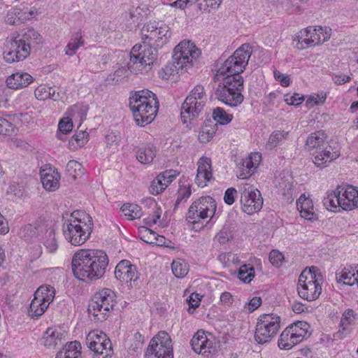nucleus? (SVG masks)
<instances>
[{"instance_id": "1", "label": "nucleus", "mask_w": 358, "mask_h": 358, "mask_svg": "<svg viewBox=\"0 0 358 358\" xmlns=\"http://www.w3.org/2000/svg\"><path fill=\"white\" fill-rule=\"evenodd\" d=\"M142 44L137 43L130 52L129 70L135 73H148L156 62L157 49L168 43L171 33L169 27L159 22L150 21L141 29Z\"/></svg>"}, {"instance_id": "2", "label": "nucleus", "mask_w": 358, "mask_h": 358, "mask_svg": "<svg viewBox=\"0 0 358 358\" xmlns=\"http://www.w3.org/2000/svg\"><path fill=\"white\" fill-rule=\"evenodd\" d=\"M108 264V257L102 250L80 249L75 252L71 259L73 275L85 282L103 278Z\"/></svg>"}, {"instance_id": "3", "label": "nucleus", "mask_w": 358, "mask_h": 358, "mask_svg": "<svg viewBox=\"0 0 358 358\" xmlns=\"http://www.w3.org/2000/svg\"><path fill=\"white\" fill-rule=\"evenodd\" d=\"M159 106L157 95L147 89L136 91L129 96V108L135 122L140 127H144L155 120Z\"/></svg>"}, {"instance_id": "4", "label": "nucleus", "mask_w": 358, "mask_h": 358, "mask_svg": "<svg viewBox=\"0 0 358 358\" xmlns=\"http://www.w3.org/2000/svg\"><path fill=\"white\" fill-rule=\"evenodd\" d=\"M94 223L92 217L84 211H73L62 226L65 239L71 245L79 246L90 237Z\"/></svg>"}, {"instance_id": "5", "label": "nucleus", "mask_w": 358, "mask_h": 358, "mask_svg": "<svg viewBox=\"0 0 358 358\" xmlns=\"http://www.w3.org/2000/svg\"><path fill=\"white\" fill-rule=\"evenodd\" d=\"M222 83L218 84L215 90V96L218 101L230 107L240 106L244 100L242 94L244 89L243 77L226 76L221 78Z\"/></svg>"}, {"instance_id": "6", "label": "nucleus", "mask_w": 358, "mask_h": 358, "mask_svg": "<svg viewBox=\"0 0 358 358\" xmlns=\"http://www.w3.org/2000/svg\"><path fill=\"white\" fill-rule=\"evenodd\" d=\"M252 54V47L248 43H244L239 47L234 54L227 59L217 70V80L226 76L242 77L240 74L243 72L248 65Z\"/></svg>"}, {"instance_id": "7", "label": "nucleus", "mask_w": 358, "mask_h": 358, "mask_svg": "<svg viewBox=\"0 0 358 358\" xmlns=\"http://www.w3.org/2000/svg\"><path fill=\"white\" fill-rule=\"evenodd\" d=\"M322 275L315 267L304 269L299 275L297 291L303 299L312 301L317 299L322 292Z\"/></svg>"}, {"instance_id": "8", "label": "nucleus", "mask_w": 358, "mask_h": 358, "mask_svg": "<svg viewBox=\"0 0 358 358\" xmlns=\"http://www.w3.org/2000/svg\"><path fill=\"white\" fill-rule=\"evenodd\" d=\"M207 101V96L204 87L201 85H196L186 97L181 106V121L185 124H192L199 117L203 110Z\"/></svg>"}, {"instance_id": "9", "label": "nucleus", "mask_w": 358, "mask_h": 358, "mask_svg": "<svg viewBox=\"0 0 358 358\" xmlns=\"http://www.w3.org/2000/svg\"><path fill=\"white\" fill-rule=\"evenodd\" d=\"M116 294L109 288H103L95 294L88 305V312L98 321L106 320L110 311L117 304Z\"/></svg>"}, {"instance_id": "10", "label": "nucleus", "mask_w": 358, "mask_h": 358, "mask_svg": "<svg viewBox=\"0 0 358 358\" xmlns=\"http://www.w3.org/2000/svg\"><path fill=\"white\" fill-rule=\"evenodd\" d=\"M217 203L215 200L210 196H201L194 201L189 208L186 214V220L192 224L199 223L201 220L210 217L213 221L215 215Z\"/></svg>"}, {"instance_id": "11", "label": "nucleus", "mask_w": 358, "mask_h": 358, "mask_svg": "<svg viewBox=\"0 0 358 358\" xmlns=\"http://www.w3.org/2000/svg\"><path fill=\"white\" fill-rule=\"evenodd\" d=\"M200 50L190 41H181L173 50L172 60L180 73L187 71L193 65V62L200 55Z\"/></svg>"}, {"instance_id": "12", "label": "nucleus", "mask_w": 358, "mask_h": 358, "mask_svg": "<svg viewBox=\"0 0 358 358\" xmlns=\"http://www.w3.org/2000/svg\"><path fill=\"white\" fill-rule=\"evenodd\" d=\"M280 327V317L275 314H264L258 319L255 339L259 344L269 342Z\"/></svg>"}, {"instance_id": "13", "label": "nucleus", "mask_w": 358, "mask_h": 358, "mask_svg": "<svg viewBox=\"0 0 358 358\" xmlns=\"http://www.w3.org/2000/svg\"><path fill=\"white\" fill-rule=\"evenodd\" d=\"M144 358H173L170 336L166 331H159L150 341Z\"/></svg>"}, {"instance_id": "14", "label": "nucleus", "mask_w": 358, "mask_h": 358, "mask_svg": "<svg viewBox=\"0 0 358 358\" xmlns=\"http://www.w3.org/2000/svg\"><path fill=\"white\" fill-rule=\"evenodd\" d=\"M192 350L196 354L208 357L217 350L215 338L211 334H206L203 329L198 330L190 341Z\"/></svg>"}, {"instance_id": "15", "label": "nucleus", "mask_w": 358, "mask_h": 358, "mask_svg": "<svg viewBox=\"0 0 358 358\" xmlns=\"http://www.w3.org/2000/svg\"><path fill=\"white\" fill-rule=\"evenodd\" d=\"M138 274L136 266L127 259L119 262L115 268V278L130 287L137 286Z\"/></svg>"}, {"instance_id": "16", "label": "nucleus", "mask_w": 358, "mask_h": 358, "mask_svg": "<svg viewBox=\"0 0 358 358\" xmlns=\"http://www.w3.org/2000/svg\"><path fill=\"white\" fill-rule=\"evenodd\" d=\"M263 198L257 189H245L241 195L243 212L252 215L260 211L263 206Z\"/></svg>"}, {"instance_id": "17", "label": "nucleus", "mask_w": 358, "mask_h": 358, "mask_svg": "<svg viewBox=\"0 0 358 358\" xmlns=\"http://www.w3.org/2000/svg\"><path fill=\"white\" fill-rule=\"evenodd\" d=\"M38 15L34 6L21 4L19 7L12 8L8 10L5 22L10 25H20L27 20H31Z\"/></svg>"}, {"instance_id": "18", "label": "nucleus", "mask_w": 358, "mask_h": 358, "mask_svg": "<svg viewBox=\"0 0 358 358\" xmlns=\"http://www.w3.org/2000/svg\"><path fill=\"white\" fill-rule=\"evenodd\" d=\"M29 55L24 46L18 41L17 38L11 37L6 41V48L3 52L4 60L8 63H13L24 60Z\"/></svg>"}, {"instance_id": "19", "label": "nucleus", "mask_w": 358, "mask_h": 358, "mask_svg": "<svg viewBox=\"0 0 358 358\" xmlns=\"http://www.w3.org/2000/svg\"><path fill=\"white\" fill-rule=\"evenodd\" d=\"M16 37L21 45L27 49L29 55L36 51L43 42L41 34L32 27L23 29Z\"/></svg>"}, {"instance_id": "20", "label": "nucleus", "mask_w": 358, "mask_h": 358, "mask_svg": "<svg viewBox=\"0 0 358 358\" xmlns=\"http://www.w3.org/2000/svg\"><path fill=\"white\" fill-rule=\"evenodd\" d=\"M322 149L311 152L313 163L320 168L327 166L329 163L336 159L340 156V150L337 147L329 143L321 148Z\"/></svg>"}, {"instance_id": "21", "label": "nucleus", "mask_w": 358, "mask_h": 358, "mask_svg": "<svg viewBox=\"0 0 358 358\" xmlns=\"http://www.w3.org/2000/svg\"><path fill=\"white\" fill-rule=\"evenodd\" d=\"M179 175V172L173 169L166 170L160 173L151 182L149 187L150 192L153 195H157L162 192Z\"/></svg>"}, {"instance_id": "22", "label": "nucleus", "mask_w": 358, "mask_h": 358, "mask_svg": "<svg viewBox=\"0 0 358 358\" xmlns=\"http://www.w3.org/2000/svg\"><path fill=\"white\" fill-rule=\"evenodd\" d=\"M38 230L41 232L39 240L50 253H55L58 249V243L55 237V232L51 222L45 221V224L38 227Z\"/></svg>"}, {"instance_id": "23", "label": "nucleus", "mask_w": 358, "mask_h": 358, "mask_svg": "<svg viewBox=\"0 0 358 358\" xmlns=\"http://www.w3.org/2000/svg\"><path fill=\"white\" fill-rule=\"evenodd\" d=\"M261 159L262 155L259 152L252 153L247 157L242 159L238 164L239 173L238 177L240 179L249 178L255 173Z\"/></svg>"}, {"instance_id": "24", "label": "nucleus", "mask_w": 358, "mask_h": 358, "mask_svg": "<svg viewBox=\"0 0 358 358\" xmlns=\"http://www.w3.org/2000/svg\"><path fill=\"white\" fill-rule=\"evenodd\" d=\"M342 198L343 210H351L358 208V189L352 185H338Z\"/></svg>"}, {"instance_id": "25", "label": "nucleus", "mask_w": 358, "mask_h": 358, "mask_svg": "<svg viewBox=\"0 0 358 358\" xmlns=\"http://www.w3.org/2000/svg\"><path fill=\"white\" fill-rule=\"evenodd\" d=\"M213 177L211 160L208 157H201L198 161L197 173L195 178L196 184L204 187Z\"/></svg>"}, {"instance_id": "26", "label": "nucleus", "mask_w": 358, "mask_h": 358, "mask_svg": "<svg viewBox=\"0 0 358 358\" xmlns=\"http://www.w3.org/2000/svg\"><path fill=\"white\" fill-rule=\"evenodd\" d=\"M137 160L143 164H150L156 156L157 150L151 143H141L134 148Z\"/></svg>"}, {"instance_id": "27", "label": "nucleus", "mask_w": 358, "mask_h": 358, "mask_svg": "<svg viewBox=\"0 0 358 358\" xmlns=\"http://www.w3.org/2000/svg\"><path fill=\"white\" fill-rule=\"evenodd\" d=\"M328 143L326 132L324 130H319L308 135L306 141V147L311 155V152L322 149V147L327 145Z\"/></svg>"}, {"instance_id": "28", "label": "nucleus", "mask_w": 358, "mask_h": 358, "mask_svg": "<svg viewBox=\"0 0 358 358\" xmlns=\"http://www.w3.org/2000/svg\"><path fill=\"white\" fill-rule=\"evenodd\" d=\"M33 80V77L28 73L17 72L6 78V85L10 89L19 90L27 87Z\"/></svg>"}, {"instance_id": "29", "label": "nucleus", "mask_w": 358, "mask_h": 358, "mask_svg": "<svg viewBox=\"0 0 358 358\" xmlns=\"http://www.w3.org/2000/svg\"><path fill=\"white\" fill-rule=\"evenodd\" d=\"M297 209L300 215L304 219L314 221L317 219V215L314 211L313 201L309 197L302 194L296 201Z\"/></svg>"}, {"instance_id": "30", "label": "nucleus", "mask_w": 358, "mask_h": 358, "mask_svg": "<svg viewBox=\"0 0 358 358\" xmlns=\"http://www.w3.org/2000/svg\"><path fill=\"white\" fill-rule=\"evenodd\" d=\"M64 339V332L59 329L53 327L47 329L43 336L44 345L48 348H55L62 345Z\"/></svg>"}, {"instance_id": "31", "label": "nucleus", "mask_w": 358, "mask_h": 358, "mask_svg": "<svg viewBox=\"0 0 358 358\" xmlns=\"http://www.w3.org/2000/svg\"><path fill=\"white\" fill-rule=\"evenodd\" d=\"M41 178L43 187L49 192H54L59 187L60 175L55 170H43L41 171Z\"/></svg>"}, {"instance_id": "32", "label": "nucleus", "mask_w": 358, "mask_h": 358, "mask_svg": "<svg viewBox=\"0 0 358 358\" xmlns=\"http://www.w3.org/2000/svg\"><path fill=\"white\" fill-rule=\"evenodd\" d=\"M322 202L324 206L329 211L337 212L340 211V208L343 209V201L338 186L335 190L327 191Z\"/></svg>"}, {"instance_id": "33", "label": "nucleus", "mask_w": 358, "mask_h": 358, "mask_svg": "<svg viewBox=\"0 0 358 358\" xmlns=\"http://www.w3.org/2000/svg\"><path fill=\"white\" fill-rule=\"evenodd\" d=\"M336 278L340 283L358 287V268L351 266L345 267L341 272L336 273Z\"/></svg>"}, {"instance_id": "34", "label": "nucleus", "mask_w": 358, "mask_h": 358, "mask_svg": "<svg viewBox=\"0 0 358 358\" xmlns=\"http://www.w3.org/2000/svg\"><path fill=\"white\" fill-rule=\"evenodd\" d=\"M300 343L297 336L289 327L281 333L278 341V347L282 350H288Z\"/></svg>"}, {"instance_id": "35", "label": "nucleus", "mask_w": 358, "mask_h": 358, "mask_svg": "<svg viewBox=\"0 0 358 358\" xmlns=\"http://www.w3.org/2000/svg\"><path fill=\"white\" fill-rule=\"evenodd\" d=\"M310 29V36L312 38V42H313L314 46L318 44L323 43L327 41L331 36V29L329 27H308Z\"/></svg>"}, {"instance_id": "36", "label": "nucleus", "mask_w": 358, "mask_h": 358, "mask_svg": "<svg viewBox=\"0 0 358 358\" xmlns=\"http://www.w3.org/2000/svg\"><path fill=\"white\" fill-rule=\"evenodd\" d=\"M278 194L288 203H292L294 199L295 190L293 183L283 178L280 179L278 186Z\"/></svg>"}, {"instance_id": "37", "label": "nucleus", "mask_w": 358, "mask_h": 358, "mask_svg": "<svg viewBox=\"0 0 358 358\" xmlns=\"http://www.w3.org/2000/svg\"><path fill=\"white\" fill-rule=\"evenodd\" d=\"M85 45V40L80 32L72 34L69 41L65 47L64 52L69 57L76 54L77 50Z\"/></svg>"}, {"instance_id": "38", "label": "nucleus", "mask_w": 358, "mask_h": 358, "mask_svg": "<svg viewBox=\"0 0 358 358\" xmlns=\"http://www.w3.org/2000/svg\"><path fill=\"white\" fill-rule=\"evenodd\" d=\"M310 29L307 27L304 30H301L297 34H296L294 41L296 42V48L299 50H304L310 46H314L313 42H312V38L310 37Z\"/></svg>"}, {"instance_id": "39", "label": "nucleus", "mask_w": 358, "mask_h": 358, "mask_svg": "<svg viewBox=\"0 0 358 358\" xmlns=\"http://www.w3.org/2000/svg\"><path fill=\"white\" fill-rule=\"evenodd\" d=\"M48 307V303H45L41 299H38L37 296L34 295V299L29 305V309L28 311L29 315L31 318L37 319L43 315Z\"/></svg>"}, {"instance_id": "40", "label": "nucleus", "mask_w": 358, "mask_h": 358, "mask_svg": "<svg viewBox=\"0 0 358 358\" xmlns=\"http://www.w3.org/2000/svg\"><path fill=\"white\" fill-rule=\"evenodd\" d=\"M46 220L39 219L38 220L35 224H27L23 228H22L20 234L22 237H23L27 241L31 240L34 237H39L41 235V232L38 230V227L41 224H45Z\"/></svg>"}, {"instance_id": "41", "label": "nucleus", "mask_w": 358, "mask_h": 358, "mask_svg": "<svg viewBox=\"0 0 358 358\" xmlns=\"http://www.w3.org/2000/svg\"><path fill=\"white\" fill-rule=\"evenodd\" d=\"M86 344L90 349L96 348V345L101 346V343L106 342L109 344V338L106 334L102 331L98 332L97 331H92L90 332L86 336Z\"/></svg>"}, {"instance_id": "42", "label": "nucleus", "mask_w": 358, "mask_h": 358, "mask_svg": "<svg viewBox=\"0 0 358 358\" xmlns=\"http://www.w3.org/2000/svg\"><path fill=\"white\" fill-rule=\"evenodd\" d=\"M55 295V288L48 285L40 286L34 293L35 296H37L38 299H41L45 303H48V306L53 301Z\"/></svg>"}, {"instance_id": "43", "label": "nucleus", "mask_w": 358, "mask_h": 358, "mask_svg": "<svg viewBox=\"0 0 358 358\" xmlns=\"http://www.w3.org/2000/svg\"><path fill=\"white\" fill-rule=\"evenodd\" d=\"M288 327L293 330V333L297 336L300 343L310 334L309 333L310 325L306 322L298 321Z\"/></svg>"}, {"instance_id": "44", "label": "nucleus", "mask_w": 358, "mask_h": 358, "mask_svg": "<svg viewBox=\"0 0 358 358\" xmlns=\"http://www.w3.org/2000/svg\"><path fill=\"white\" fill-rule=\"evenodd\" d=\"M124 216L129 220L138 219L142 216L141 208L135 203H124L121 207Z\"/></svg>"}, {"instance_id": "45", "label": "nucleus", "mask_w": 358, "mask_h": 358, "mask_svg": "<svg viewBox=\"0 0 358 358\" xmlns=\"http://www.w3.org/2000/svg\"><path fill=\"white\" fill-rule=\"evenodd\" d=\"M89 134L86 131H79L69 141V148L71 150H75L78 148L83 147L88 141Z\"/></svg>"}, {"instance_id": "46", "label": "nucleus", "mask_w": 358, "mask_h": 358, "mask_svg": "<svg viewBox=\"0 0 358 358\" xmlns=\"http://www.w3.org/2000/svg\"><path fill=\"white\" fill-rule=\"evenodd\" d=\"M173 274L178 278H182L189 272V265L182 259H177L173 261L171 264Z\"/></svg>"}, {"instance_id": "47", "label": "nucleus", "mask_w": 358, "mask_h": 358, "mask_svg": "<svg viewBox=\"0 0 358 358\" xmlns=\"http://www.w3.org/2000/svg\"><path fill=\"white\" fill-rule=\"evenodd\" d=\"M287 135L288 133L284 131H274L268 138V141L266 144V148L269 150H273L282 144Z\"/></svg>"}, {"instance_id": "48", "label": "nucleus", "mask_w": 358, "mask_h": 358, "mask_svg": "<svg viewBox=\"0 0 358 358\" xmlns=\"http://www.w3.org/2000/svg\"><path fill=\"white\" fill-rule=\"evenodd\" d=\"M94 352V358H110L113 353V348L110 340L109 339V344L106 342L101 343V346L96 345V348L90 349Z\"/></svg>"}, {"instance_id": "49", "label": "nucleus", "mask_w": 358, "mask_h": 358, "mask_svg": "<svg viewBox=\"0 0 358 358\" xmlns=\"http://www.w3.org/2000/svg\"><path fill=\"white\" fill-rule=\"evenodd\" d=\"M213 118L216 122L215 124L225 125L229 124L233 120V115L227 113L224 108L217 107L213 111Z\"/></svg>"}, {"instance_id": "50", "label": "nucleus", "mask_w": 358, "mask_h": 358, "mask_svg": "<svg viewBox=\"0 0 358 358\" xmlns=\"http://www.w3.org/2000/svg\"><path fill=\"white\" fill-rule=\"evenodd\" d=\"M217 124L213 126L206 123L202 127L199 134V141L201 143L209 142L214 136L217 131Z\"/></svg>"}, {"instance_id": "51", "label": "nucleus", "mask_w": 358, "mask_h": 358, "mask_svg": "<svg viewBox=\"0 0 358 358\" xmlns=\"http://www.w3.org/2000/svg\"><path fill=\"white\" fill-rule=\"evenodd\" d=\"M255 277L254 266L250 264L242 265L238 272V278L245 283L250 282Z\"/></svg>"}, {"instance_id": "52", "label": "nucleus", "mask_w": 358, "mask_h": 358, "mask_svg": "<svg viewBox=\"0 0 358 358\" xmlns=\"http://www.w3.org/2000/svg\"><path fill=\"white\" fill-rule=\"evenodd\" d=\"M151 206H152L151 213L143 219L144 223L149 227L157 224L158 220L161 217L162 212V208L154 200H151Z\"/></svg>"}, {"instance_id": "53", "label": "nucleus", "mask_w": 358, "mask_h": 358, "mask_svg": "<svg viewBox=\"0 0 358 358\" xmlns=\"http://www.w3.org/2000/svg\"><path fill=\"white\" fill-rule=\"evenodd\" d=\"M191 186L187 185H180L177 193V198L174 204L173 210L176 211L180 203L183 201H186L191 195Z\"/></svg>"}, {"instance_id": "54", "label": "nucleus", "mask_w": 358, "mask_h": 358, "mask_svg": "<svg viewBox=\"0 0 358 358\" xmlns=\"http://www.w3.org/2000/svg\"><path fill=\"white\" fill-rule=\"evenodd\" d=\"M356 314L355 311L352 309H347L343 314L341 321V327L343 331H346L348 330V327L352 324L355 320Z\"/></svg>"}, {"instance_id": "55", "label": "nucleus", "mask_w": 358, "mask_h": 358, "mask_svg": "<svg viewBox=\"0 0 358 358\" xmlns=\"http://www.w3.org/2000/svg\"><path fill=\"white\" fill-rule=\"evenodd\" d=\"M175 73L177 74L180 73L179 69H176L173 65V61L172 63L167 64L162 70L159 71V76L164 80H169L170 76L173 75Z\"/></svg>"}, {"instance_id": "56", "label": "nucleus", "mask_w": 358, "mask_h": 358, "mask_svg": "<svg viewBox=\"0 0 358 358\" xmlns=\"http://www.w3.org/2000/svg\"><path fill=\"white\" fill-rule=\"evenodd\" d=\"M326 98L325 94H314L307 99L306 105L308 108H312L316 105L322 104L325 101Z\"/></svg>"}, {"instance_id": "57", "label": "nucleus", "mask_w": 358, "mask_h": 358, "mask_svg": "<svg viewBox=\"0 0 358 358\" xmlns=\"http://www.w3.org/2000/svg\"><path fill=\"white\" fill-rule=\"evenodd\" d=\"M51 87L47 85L38 86L34 92L35 96L38 100H45L50 98Z\"/></svg>"}, {"instance_id": "58", "label": "nucleus", "mask_w": 358, "mask_h": 358, "mask_svg": "<svg viewBox=\"0 0 358 358\" xmlns=\"http://www.w3.org/2000/svg\"><path fill=\"white\" fill-rule=\"evenodd\" d=\"M105 139L107 145L110 148L117 147L121 141V136L119 132L111 131L106 136Z\"/></svg>"}, {"instance_id": "59", "label": "nucleus", "mask_w": 358, "mask_h": 358, "mask_svg": "<svg viewBox=\"0 0 358 358\" xmlns=\"http://www.w3.org/2000/svg\"><path fill=\"white\" fill-rule=\"evenodd\" d=\"M13 124L3 117H0V134L5 136L11 135L13 131Z\"/></svg>"}, {"instance_id": "60", "label": "nucleus", "mask_w": 358, "mask_h": 358, "mask_svg": "<svg viewBox=\"0 0 358 358\" xmlns=\"http://www.w3.org/2000/svg\"><path fill=\"white\" fill-rule=\"evenodd\" d=\"M145 232L146 233V235L152 236L153 238V240L150 238V237H148V239L143 240L146 243H156L159 245H163L164 244L165 238L163 236H159L155 232H154L152 230L146 228Z\"/></svg>"}, {"instance_id": "61", "label": "nucleus", "mask_w": 358, "mask_h": 358, "mask_svg": "<svg viewBox=\"0 0 358 358\" xmlns=\"http://www.w3.org/2000/svg\"><path fill=\"white\" fill-rule=\"evenodd\" d=\"M284 259V255L278 250H273L269 254V261L275 266H280L282 260Z\"/></svg>"}, {"instance_id": "62", "label": "nucleus", "mask_w": 358, "mask_h": 358, "mask_svg": "<svg viewBox=\"0 0 358 358\" xmlns=\"http://www.w3.org/2000/svg\"><path fill=\"white\" fill-rule=\"evenodd\" d=\"M73 129V122L69 117H64L62 119L58 124V129L63 134H68Z\"/></svg>"}, {"instance_id": "63", "label": "nucleus", "mask_w": 358, "mask_h": 358, "mask_svg": "<svg viewBox=\"0 0 358 358\" xmlns=\"http://www.w3.org/2000/svg\"><path fill=\"white\" fill-rule=\"evenodd\" d=\"M304 98L303 95L294 93L292 95L287 94L285 95V101L289 105L299 106L302 103Z\"/></svg>"}, {"instance_id": "64", "label": "nucleus", "mask_w": 358, "mask_h": 358, "mask_svg": "<svg viewBox=\"0 0 358 358\" xmlns=\"http://www.w3.org/2000/svg\"><path fill=\"white\" fill-rule=\"evenodd\" d=\"M202 297V295L195 292L189 295V298L187 299L189 303V313L191 308L195 309L199 306Z\"/></svg>"}]
</instances>
